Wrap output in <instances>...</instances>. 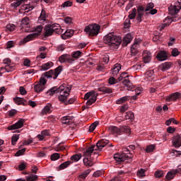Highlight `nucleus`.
<instances>
[{
    "label": "nucleus",
    "instance_id": "obj_36",
    "mask_svg": "<svg viewBox=\"0 0 181 181\" xmlns=\"http://www.w3.org/2000/svg\"><path fill=\"white\" fill-rule=\"evenodd\" d=\"M90 172L91 170L90 169L85 170L82 174H81L78 176L79 179H83V180L86 179V177H87L88 175H90Z\"/></svg>",
    "mask_w": 181,
    "mask_h": 181
},
{
    "label": "nucleus",
    "instance_id": "obj_61",
    "mask_svg": "<svg viewBox=\"0 0 181 181\" xmlns=\"http://www.w3.org/2000/svg\"><path fill=\"white\" fill-rule=\"evenodd\" d=\"M145 174V170L141 168L140 170H138L137 172V175L138 176H144Z\"/></svg>",
    "mask_w": 181,
    "mask_h": 181
},
{
    "label": "nucleus",
    "instance_id": "obj_16",
    "mask_svg": "<svg viewBox=\"0 0 181 181\" xmlns=\"http://www.w3.org/2000/svg\"><path fill=\"white\" fill-rule=\"evenodd\" d=\"M141 43L140 40H136L131 47L132 56H136L139 53V45Z\"/></svg>",
    "mask_w": 181,
    "mask_h": 181
},
{
    "label": "nucleus",
    "instance_id": "obj_52",
    "mask_svg": "<svg viewBox=\"0 0 181 181\" xmlns=\"http://www.w3.org/2000/svg\"><path fill=\"white\" fill-rule=\"evenodd\" d=\"M154 176H156V177H163V171L162 170H158L154 173Z\"/></svg>",
    "mask_w": 181,
    "mask_h": 181
},
{
    "label": "nucleus",
    "instance_id": "obj_45",
    "mask_svg": "<svg viewBox=\"0 0 181 181\" xmlns=\"http://www.w3.org/2000/svg\"><path fill=\"white\" fill-rule=\"evenodd\" d=\"M60 159V154L59 153H54L51 155V160H57Z\"/></svg>",
    "mask_w": 181,
    "mask_h": 181
},
{
    "label": "nucleus",
    "instance_id": "obj_29",
    "mask_svg": "<svg viewBox=\"0 0 181 181\" xmlns=\"http://www.w3.org/2000/svg\"><path fill=\"white\" fill-rule=\"evenodd\" d=\"M71 163H73V161H71V160H68V161L64 162L59 166V170H63L64 169L69 168V166H70V165H71Z\"/></svg>",
    "mask_w": 181,
    "mask_h": 181
},
{
    "label": "nucleus",
    "instance_id": "obj_19",
    "mask_svg": "<svg viewBox=\"0 0 181 181\" xmlns=\"http://www.w3.org/2000/svg\"><path fill=\"white\" fill-rule=\"evenodd\" d=\"M180 98H181V93L179 92H175L170 94L168 97H167L166 101L168 103H170V101H177V100H180Z\"/></svg>",
    "mask_w": 181,
    "mask_h": 181
},
{
    "label": "nucleus",
    "instance_id": "obj_10",
    "mask_svg": "<svg viewBox=\"0 0 181 181\" xmlns=\"http://www.w3.org/2000/svg\"><path fill=\"white\" fill-rule=\"evenodd\" d=\"M84 32L89 36H97L100 33V25L92 24L85 27Z\"/></svg>",
    "mask_w": 181,
    "mask_h": 181
},
{
    "label": "nucleus",
    "instance_id": "obj_12",
    "mask_svg": "<svg viewBox=\"0 0 181 181\" xmlns=\"http://www.w3.org/2000/svg\"><path fill=\"white\" fill-rule=\"evenodd\" d=\"M109 129L113 132V134H117V135H121L122 132L125 134H129L131 132V129L128 126H122L120 128H118L115 126H110Z\"/></svg>",
    "mask_w": 181,
    "mask_h": 181
},
{
    "label": "nucleus",
    "instance_id": "obj_5",
    "mask_svg": "<svg viewBox=\"0 0 181 181\" xmlns=\"http://www.w3.org/2000/svg\"><path fill=\"white\" fill-rule=\"evenodd\" d=\"M83 56V52L81 51H75L72 52L71 56L65 54L59 57V62L60 63H69L71 64L74 62V59H80Z\"/></svg>",
    "mask_w": 181,
    "mask_h": 181
},
{
    "label": "nucleus",
    "instance_id": "obj_46",
    "mask_svg": "<svg viewBox=\"0 0 181 181\" xmlns=\"http://www.w3.org/2000/svg\"><path fill=\"white\" fill-rule=\"evenodd\" d=\"M27 181H36L37 180V175H30L26 177Z\"/></svg>",
    "mask_w": 181,
    "mask_h": 181
},
{
    "label": "nucleus",
    "instance_id": "obj_17",
    "mask_svg": "<svg viewBox=\"0 0 181 181\" xmlns=\"http://www.w3.org/2000/svg\"><path fill=\"white\" fill-rule=\"evenodd\" d=\"M134 39V35L131 33L127 34L122 39V47H127L131 42H132V40Z\"/></svg>",
    "mask_w": 181,
    "mask_h": 181
},
{
    "label": "nucleus",
    "instance_id": "obj_60",
    "mask_svg": "<svg viewBox=\"0 0 181 181\" xmlns=\"http://www.w3.org/2000/svg\"><path fill=\"white\" fill-rule=\"evenodd\" d=\"M131 26V21L129 19H126L124 21V28H128Z\"/></svg>",
    "mask_w": 181,
    "mask_h": 181
},
{
    "label": "nucleus",
    "instance_id": "obj_8",
    "mask_svg": "<svg viewBox=\"0 0 181 181\" xmlns=\"http://www.w3.org/2000/svg\"><path fill=\"white\" fill-rule=\"evenodd\" d=\"M42 30H43V26L38 25L35 28V32L32 34H29L27 35L25 38H23L22 43L25 45V43H28V42H30V40H34V39H36L37 36H40V33H42Z\"/></svg>",
    "mask_w": 181,
    "mask_h": 181
},
{
    "label": "nucleus",
    "instance_id": "obj_39",
    "mask_svg": "<svg viewBox=\"0 0 181 181\" xmlns=\"http://www.w3.org/2000/svg\"><path fill=\"white\" fill-rule=\"evenodd\" d=\"M19 140V134H13L11 137V145H16V142Z\"/></svg>",
    "mask_w": 181,
    "mask_h": 181
},
{
    "label": "nucleus",
    "instance_id": "obj_3",
    "mask_svg": "<svg viewBox=\"0 0 181 181\" xmlns=\"http://www.w3.org/2000/svg\"><path fill=\"white\" fill-rule=\"evenodd\" d=\"M104 43L108 45L112 49H118L122 43V39L114 33H110L103 37Z\"/></svg>",
    "mask_w": 181,
    "mask_h": 181
},
{
    "label": "nucleus",
    "instance_id": "obj_22",
    "mask_svg": "<svg viewBox=\"0 0 181 181\" xmlns=\"http://www.w3.org/2000/svg\"><path fill=\"white\" fill-rule=\"evenodd\" d=\"M152 59V54L149 51H145L143 53V60L144 63H150Z\"/></svg>",
    "mask_w": 181,
    "mask_h": 181
},
{
    "label": "nucleus",
    "instance_id": "obj_56",
    "mask_svg": "<svg viewBox=\"0 0 181 181\" xmlns=\"http://www.w3.org/2000/svg\"><path fill=\"white\" fill-rule=\"evenodd\" d=\"M19 91H20V93L22 95H26L27 94V91H26V89H25V88H23V86H21L19 88Z\"/></svg>",
    "mask_w": 181,
    "mask_h": 181
},
{
    "label": "nucleus",
    "instance_id": "obj_49",
    "mask_svg": "<svg viewBox=\"0 0 181 181\" xmlns=\"http://www.w3.org/2000/svg\"><path fill=\"white\" fill-rule=\"evenodd\" d=\"M136 16V8H133L132 13L129 15V19H135V17Z\"/></svg>",
    "mask_w": 181,
    "mask_h": 181
},
{
    "label": "nucleus",
    "instance_id": "obj_40",
    "mask_svg": "<svg viewBox=\"0 0 181 181\" xmlns=\"http://www.w3.org/2000/svg\"><path fill=\"white\" fill-rule=\"evenodd\" d=\"M23 4V0H16V1L11 4V6L13 8H18V6H21Z\"/></svg>",
    "mask_w": 181,
    "mask_h": 181
},
{
    "label": "nucleus",
    "instance_id": "obj_64",
    "mask_svg": "<svg viewBox=\"0 0 181 181\" xmlns=\"http://www.w3.org/2000/svg\"><path fill=\"white\" fill-rule=\"evenodd\" d=\"M127 110H128V105H124L122 106V107L120 108V111L122 112H125V111H127Z\"/></svg>",
    "mask_w": 181,
    "mask_h": 181
},
{
    "label": "nucleus",
    "instance_id": "obj_26",
    "mask_svg": "<svg viewBox=\"0 0 181 181\" xmlns=\"http://www.w3.org/2000/svg\"><path fill=\"white\" fill-rule=\"evenodd\" d=\"M14 102L16 103V104H17L18 105H28V102H26V100H25V99L22 98H19V97H16L13 99Z\"/></svg>",
    "mask_w": 181,
    "mask_h": 181
},
{
    "label": "nucleus",
    "instance_id": "obj_57",
    "mask_svg": "<svg viewBox=\"0 0 181 181\" xmlns=\"http://www.w3.org/2000/svg\"><path fill=\"white\" fill-rule=\"evenodd\" d=\"M103 175V171L101 170H97L93 173L94 177H100V176Z\"/></svg>",
    "mask_w": 181,
    "mask_h": 181
},
{
    "label": "nucleus",
    "instance_id": "obj_47",
    "mask_svg": "<svg viewBox=\"0 0 181 181\" xmlns=\"http://www.w3.org/2000/svg\"><path fill=\"white\" fill-rule=\"evenodd\" d=\"M98 125V122H93L90 127H89V132H93L95 128H97V126Z\"/></svg>",
    "mask_w": 181,
    "mask_h": 181
},
{
    "label": "nucleus",
    "instance_id": "obj_58",
    "mask_svg": "<svg viewBox=\"0 0 181 181\" xmlns=\"http://www.w3.org/2000/svg\"><path fill=\"white\" fill-rule=\"evenodd\" d=\"M17 112H18V110L13 109L8 111V115L9 117H14L15 114H16Z\"/></svg>",
    "mask_w": 181,
    "mask_h": 181
},
{
    "label": "nucleus",
    "instance_id": "obj_59",
    "mask_svg": "<svg viewBox=\"0 0 181 181\" xmlns=\"http://www.w3.org/2000/svg\"><path fill=\"white\" fill-rule=\"evenodd\" d=\"M137 12L140 13H145V8L142 6H139L137 8Z\"/></svg>",
    "mask_w": 181,
    "mask_h": 181
},
{
    "label": "nucleus",
    "instance_id": "obj_11",
    "mask_svg": "<svg viewBox=\"0 0 181 181\" xmlns=\"http://www.w3.org/2000/svg\"><path fill=\"white\" fill-rule=\"evenodd\" d=\"M98 97V93H96L94 90L89 91L85 94L84 100H88L86 102V105H93L95 101H97V98Z\"/></svg>",
    "mask_w": 181,
    "mask_h": 181
},
{
    "label": "nucleus",
    "instance_id": "obj_48",
    "mask_svg": "<svg viewBox=\"0 0 181 181\" xmlns=\"http://www.w3.org/2000/svg\"><path fill=\"white\" fill-rule=\"evenodd\" d=\"M171 54L173 57H176L179 56V54H180V52H179V49H177V48H174L171 52Z\"/></svg>",
    "mask_w": 181,
    "mask_h": 181
},
{
    "label": "nucleus",
    "instance_id": "obj_28",
    "mask_svg": "<svg viewBox=\"0 0 181 181\" xmlns=\"http://www.w3.org/2000/svg\"><path fill=\"white\" fill-rule=\"evenodd\" d=\"M171 66L172 64L170 62H165L160 65V69L162 71H166V70H169V69H170Z\"/></svg>",
    "mask_w": 181,
    "mask_h": 181
},
{
    "label": "nucleus",
    "instance_id": "obj_50",
    "mask_svg": "<svg viewBox=\"0 0 181 181\" xmlns=\"http://www.w3.org/2000/svg\"><path fill=\"white\" fill-rule=\"evenodd\" d=\"M65 36L67 37H71L73 35H74V30H67L65 33Z\"/></svg>",
    "mask_w": 181,
    "mask_h": 181
},
{
    "label": "nucleus",
    "instance_id": "obj_2",
    "mask_svg": "<svg viewBox=\"0 0 181 181\" xmlns=\"http://www.w3.org/2000/svg\"><path fill=\"white\" fill-rule=\"evenodd\" d=\"M110 144V141L105 139H102L99 140L96 146L92 145L90 147L88 148L86 151L83 152V163L85 166L90 168L94 165V162H93V153L95 155V152L94 151H102L103 148H105L107 145Z\"/></svg>",
    "mask_w": 181,
    "mask_h": 181
},
{
    "label": "nucleus",
    "instance_id": "obj_6",
    "mask_svg": "<svg viewBox=\"0 0 181 181\" xmlns=\"http://www.w3.org/2000/svg\"><path fill=\"white\" fill-rule=\"evenodd\" d=\"M114 158L118 163H122V162H125V160L132 162V153L129 152V148H123V153L122 154H115Z\"/></svg>",
    "mask_w": 181,
    "mask_h": 181
},
{
    "label": "nucleus",
    "instance_id": "obj_62",
    "mask_svg": "<svg viewBox=\"0 0 181 181\" xmlns=\"http://www.w3.org/2000/svg\"><path fill=\"white\" fill-rule=\"evenodd\" d=\"M153 70L147 71L146 72V76H147V77H152V76H153Z\"/></svg>",
    "mask_w": 181,
    "mask_h": 181
},
{
    "label": "nucleus",
    "instance_id": "obj_9",
    "mask_svg": "<svg viewBox=\"0 0 181 181\" xmlns=\"http://www.w3.org/2000/svg\"><path fill=\"white\" fill-rule=\"evenodd\" d=\"M119 81H122V84L127 87L128 90H134V86L129 81V75L127 72H122L118 78Z\"/></svg>",
    "mask_w": 181,
    "mask_h": 181
},
{
    "label": "nucleus",
    "instance_id": "obj_51",
    "mask_svg": "<svg viewBox=\"0 0 181 181\" xmlns=\"http://www.w3.org/2000/svg\"><path fill=\"white\" fill-rule=\"evenodd\" d=\"M25 152H26V148H22L21 150H18L16 153V156H21L23 155Z\"/></svg>",
    "mask_w": 181,
    "mask_h": 181
},
{
    "label": "nucleus",
    "instance_id": "obj_20",
    "mask_svg": "<svg viewBox=\"0 0 181 181\" xmlns=\"http://www.w3.org/2000/svg\"><path fill=\"white\" fill-rule=\"evenodd\" d=\"M173 145L175 148H180L181 146V134H177L173 136Z\"/></svg>",
    "mask_w": 181,
    "mask_h": 181
},
{
    "label": "nucleus",
    "instance_id": "obj_31",
    "mask_svg": "<svg viewBox=\"0 0 181 181\" xmlns=\"http://www.w3.org/2000/svg\"><path fill=\"white\" fill-rule=\"evenodd\" d=\"M49 135H50L49 130H43L41 132V134L37 135V138H39L40 141H43V139H45V136H49Z\"/></svg>",
    "mask_w": 181,
    "mask_h": 181
},
{
    "label": "nucleus",
    "instance_id": "obj_7",
    "mask_svg": "<svg viewBox=\"0 0 181 181\" xmlns=\"http://www.w3.org/2000/svg\"><path fill=\"white\" fill-rule=\"evenodd\" d=\"M142 91H144V89L141 87H137L135 88L136 95H133V96L127 95V96L120 98L116 101V103L117 104H125V103H127V101H129V100H137L138 95H140Z\"/></svg>",
    "mask_w": 181,
    "mask_h": 181
},
{
    "label": "nucleus",
    "instance_id": "obj_30",
    "mask_svg": "<svg viewBox=\"0 0 181 181\" xmlns=\"http://www.w3.org/2000/svg\"><path fill=\"white\" fill-rule=\"evenodd\" d=\"M45 88V87L40 83H37L34 85V90L35 91V93H42V91H43Z\"/></svg>",
    "mask_w": 181,
    "mask_h": 181
},
{
    "label": "nucleus",
    "instance_id": "obj_54",
    "mask_svg": "<svg viewBox=\"0 0 181 181\" xmlns=\"http://www.w3.org/2000/svg\"><path fill=\"white\" fill-rule=\"evenodd\" d=\"M142 16H144L143 13H138L137 17H136V21L139 23H141L142 22Z\"/></svg>",
    "mask_w": 181,
    "mask_h": 181
},
{
    "label": "nucleus",
    "instance_id": "obj_23",
    "mask_svg": "<svg viewBox=\"0 0 181 181\" xmlns=\"http://www.w3.org/2000/svg\"><path fill=\"white\" fill-rule=\"evenodd\" d=\"M44 32H45L44 35L45 37H49V36H52V35H53L54 33L53 30L52 28V25H45Z\"/></svg>",
    "mask_w": 181,
    "mask_h": 181
},
{
    "label": "nucleus",
    "instance_id": "obj_27",
    "mask_svg": "<svg viewBox=\"0 0 181 181\" xmlns=\"http://www.w3.org/2000/svg\"><path fill=\"white\" fill-rule=\"evenodd\" d=\"M52 113V104L48 103L42 110V114H51Z\"/></svg>",
    "mask_w": 181,
    "mask_h": 181
},
{
    "label": "nucleus",
    "instance_id": "obj_44",
    "mask_svg": "<svg viewBox=\"0 0 181 181\" xmlns=\"http://www.w3.org/2000/svg\"><path fill=\"white\" fill-rule=\"evenodd\" d=\"M108 83L110 85L117 84V83H119V81L118 79H115V78H114V76H111L109 78Z\"/></svg>",
    "mask_w": 181,
    "mask_h": 181
},
{
    "label": "nucleus",
    "instance_id": "obj_35",
    "mask_svg": "<svg viewBox=\"0 0 181 181\" xmlns=\"http://www.w3.org/2000/svg\"><path fill=\"white\" fill-rule=\"evenodd\" d=\"M125 119H130V121H134V119H135L134 112L132 111L127 112L125 115Z\"/></svg>",
    "mask_w": 181,
    "mask_h": 181
},
{
    "label": "nucleus",
    "instance_id": "obj_43",
    "mask_svg": "<svg viewBox=\"0 0 181 181\" xmlns=\"http://www.w3.org/2000/svg\"><path fill=\"white\" fill-rule=\"evenodd\" d=\"M21 25L22 26H28V25H29V18L24 17L23 18H22Z\"/></svg>",
    "mask_w": 181,
    "mask_h": 181
},
{
    "label": "nucleus",
    "instance_id": "obj_13",
    "mask_svg": "<svg viewBox=\"0 0 181 181\" xmlns=\"http://www.w3.org/2000/svg\"><path fill=\"white\" fill-rule=\"evenodd\" d=\"M177 174L181 175V166H178L177 169L168 172L165 175V179L167 180H172Z\"/></svg>",
    "mask_w": 181,
    "mask_h": 181
},
{
    "label": "nucleus",
    "instance_id": "obj_25",
    "mask_svg": "<svg viewBox=\"0 0 181 181\" xmlns=\"http://www.w3.org/2000/svg\"><path fill=\"white\" fill-rule=\"evenodd\" d=\"M119 70H121V64H115L112 69V74L113 77H115V76L119 73Z\"/></svg>",
    "mask_w": 181,
    "mask_h": 181
},
{
    "label": "nucleus",
    "instance_id": "obj_34",
    "mask_svg": "<svg viewBox=\"0 0 181 181\" xmlns=\"http://www.w3.org/2000/svg\"><path fill=\"white\" fill-rule=\"evenodd\" d=\"M81 153H78V154H75V155H73L71 157V162H78V160H80L81 159Z\"/></svg>",
    "mask_w": 181,
    "mask_h": 181
},
{
    "label": "nucleus",
    "instance_id": "obj_18",
    "mask_svg": "<svg viewBox=\"0 0 181 181\" xmlns=\"http://www.w3.org/2000/svg\"><path fill=\"white\" fill-rule=\"evenodd\" d=\"M169 58V54L165 51H160L157 55L156 59L158 62H165Z\"/></svg>",
    "mask_w": 181,
    "mask_h": 181
},
{
    "label": "nucleus",
    "instance_id": "obj_63",
    "mask_svg": "<svg viewBox=\"0 0 181 181\" xmlns=\"http://www.w3.org/2000/svg\"><path fill=\"white\" fill-rule=\"evenodd\" d=\"M171 153H173L175 156H181V151H177L176 150H172Z\"/></svg>",
    "mask_w": 181,
    "mask_h": 181
},
{
    "label": "nucleus",
    "instance_id": "obj_55",
    "mask_svg": "<svg viewBox=\"0 0 181 181\" xmlns=\"http://www.w3.org/2000/svg\"><path fill=\"white\" fill-rule=\"evenodd\" d=\"M26 165H28V163H21L18 165V169H19V170H25V169H26Z\"/></svg>",
    "mask_w": 181,
    "mask_h": 181
},
{
    "label": "nucleus",
    "instance_id": "obj_1",
    "mask_svg": "<svg viewBox=\"0 0 181 181\" xmlns=\"http://www.w3.org/2000/svg\"><path fill=\"white\" fill-rule=\"evenodd\" d=\"M64 91L62 93V92ZM70 91H71V86H66V84L61 85L59 87L54 86L51 88L48 91L46 92V94L49 95H54L57 93H60L61 95H59L58 100L65 105H69V104H74L76 101V98H71L69 100V96L70 95Z\"/></svg>",
    "mask_w": 181,
    "mask_h": 181
},
{
    "label": "nucleus",
    "instance_id": "obj_24",
    "mask_svg": "<svg viewBox=\"0 0 181 181\" xmlns=\"http://www.w3.org/2000/svg\"><path fill=\"white\" fill-rule=\"evenodd\" d=\"M62 124L64 125H71L73 122V117L65 116L62 117Z\"/></svg>",
    "mask_w": 181,
    "mask_h": 181
},
{
    "label": "nucleus",
    "instance_id": "obj_21",
    "mask_svg": "<svg viewBox=\"0 0 181 181\" xmlns=\"http://www.w3.org/2000/svg\"><path fill=\"white\" fill-rule=\"evenodd\" d=\"M51 28L52 29V32L54 33H57V35H60V33H63V30L59 24L54 23L51 25Z\"/></svg>",
    "mask_w": 181,
    "mask_h": 181
},
{
    "label": "nucleus",
    "instance_id": "obj_15",
    "mask_svg": "<svg viewBox=\"0 0 181 181\" xmlns=\"http://www.w3.org/2000/svg\"><path fill=\"white\" fill-rule=\"evenodd\" d=\"M23 124H25V119H20L16 123L14 124H12L11 126H8L7 127V129L8 131H13V129H19V128H22L23 127Z\"/></svg>",
    "mask_w": 181,
    "mask_h": 181
},
{
    "label": "nucleus",
    "instance_id": "obj_37",
    "mask_svg": "<svg viewBox=\"0 0 181 181\" xmlns=\"http://www.w3.org/2000/svg\"><path fill=\"white\" fill-rule=\"evenodd\" d=\"M155 7L153 3H148L146 5V9H145V12H146V15H148V12H149V11L153 9V8Z\"/></svg>",
    "mask_w": 181,
    "mask_h": 181
},
{
    "label": "nucleus",
    "instance_id": "obj_42",
    "mask_svg": "<svg viewBox=\"0 0 181 181\" xmlns=\"http://www.w3.org/2000/svg\"><path fill=\"white\" fill-rule=\"evenodd\" d=\"M153 151H155V145L151 144L146 146V152H147V153H151V152H153Z\"/></svg>",
    "mask_w": 181,
    "mask_h": 181
},
{
    "label": "nucleus",
    "instance_id": "obj_14",
    "mask_svg": "<svg viewBox=\"0 0 181 181\" xmlns=\"http://www.w3.org/2000/svg\"><path fill=\"white\" fill-rule=\"evenodd\" d=\"M181 6H180V3L177 2L174 6H170L168 7V11L170 15L173 16L175 15H177L179 13V11H180Z\"/></svg>",
    "mask_w": 181,
    "mask_h": 181
},
{
    "label": "nucleus",
    "instance_id": "obj_33",
    "mask_svg": "<svg viewBox=\"0 0 181 181\" xmlns=\"http://www.w3.org/2000/svg\"><path fill=\"white\" fill-rule=\"evenodd\" d=\"M52 66H53V62H49L45 64H42L41 66V69L44 71L49 70V69H50V67H52Z\"/></svg>",
    "mask_w": 181,
    "mask_h": 181
},
{
    "label": "nucleus",
    "instance_id": "obj_38",
    "mask_svg": "<svg viewBox=\"0 0 181 181\" xmlns=\"http://www.w3.org/2000/svg\"><path fill=\"white\" fill-rule=\"evenodd\" d=\"M39 22H45L46 21V11L45 10H42L40 16L38 18Z\"/></svg>",
    "mask_w": 181,
    "mask_h": 181
},
{
    "label": "nucleus",
    "instance_id": "obj_53",
    "mask_svg": "<svg viewBox=\"0 0 181 181\" xmlns=\"http://www.w3.org/2000/svg\"><path fill=\"white\" fill-rule=\"evenodd\" d=\"M71 5H73V2L70 1H66L62 4V6L63 8H67L69 6H71Z\"/></svg>",
    "mask_w": 181,
    "mask_h": 181
},
{
    "label": "nucleus",
    "instance_id": "obj_4",
    "mask_svg": "<svg viewBox=\"0 0 181 181\" xmlns=\"http://www.w3.org/2000/svg\"><path fill=\"white\" fill-rule=\"evenodd\" d=\"M62 71L63 66H59L54 70L51 69L49 71L45 72L40 77V83L38 84H41L45 87V86H46V83H47V80L45 78V77H47V78H52V77L54 80H56V78L59 77V74H60Z\"/></svg>",
    "mask_w": 181,
    "mask_h": 181
},
{
    "label": "nucleus",
    "instance_id": "obj_41",
    "mask_svg": "<svg viewBox=\"0 0 181 181\" xmlns=\"http://www.w3.org/2000/svg\"><path fill=\"white\" fill-rule=\"evenodd\" d=\"M21 9L25 11V12H29V11L33 10V6H31L29 4H25L21 7Z\"/></svg>",
    "mask_w": 181,
    "mask_h": 181
},
{
    "label": "nucleus",
    "instance_id": "obj_32",
    "mask_svg": "<svg viewBox=\"0 0 181 181\" xmlns=\"http://www.w3.org/2000/svg\"><path fill=\"white\" fill-rule=\"evenodd\" d=\"M98 91L103 93V94H111V93H112V89L107 87H101L98 88Z\"/></svg>",
    "mask_w": 181,
    "mask_h": 181
}]
</instances>
